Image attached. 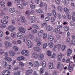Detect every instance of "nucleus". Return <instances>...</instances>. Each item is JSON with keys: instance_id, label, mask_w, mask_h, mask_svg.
<instances>
[{"instance_id": "nucleus-4", "label": "nucleus", "mask_w": 75, "mask_h": 75, "mask_svg": "<svg viewBox=\"0 0 75 75\" xmlns=\"http://www.w3.org/2000/svg\"><path fill=\"white\" fill-rule=\"evenodd\" d=\"M8 30L10 31L11 32H13L14 30H16V27H14V26L11 25L8 28Z\"/></svg>"}, {"instance_id": "nucleus-48", "label": "nucleus", "mask_w": 75, "mask_h": 75, "mask_svg": "<svg viewBox=\"0 0 75 75\" xmlns=\"http://www.w3.org/2000/svg\"><path fill=\"white\" fill-rule=\"evenodd\" d=\"M47 47V43H45L43 45V48L44 49H45Z\"/></svg>"}, {"instance_id": "nucleus-52", "label": "nucleus", "mask_w": 75, "mask_h": 75, "mask_svg": "<svg viewBox=\"0 0 75 75\" xmlns=\"http://www.w3.org/2000/svg\"><path fill=\"white\" fill-rule=\"evenodd\" d=\"M64 11L65 12L67 13L69 11V10L67 8H64Z\"/></svg>"}, {"instance_id": "nucleus-41", "label": "nucleus", "mask_w": 75, "mask_h": 75, "mask_svg": "<svg viewBox=\"0 0 75 75\" xmlns=\"http://www.w3.org/2000/svg\"><path fill=\"white\" fill-rule=\"evenodd\" d=\"M27 37L26 36H25L23 38V41L24 42H25L27 41Z\"/></svg>"}, {"instance_id": "nucleus-34", "label": "nucleus", "mask_w": 75, "mask_h": 75, "mask_svg": "<svg viewBox=\"0 0 75 75\" xmlns=\"http://www.w3.org/2000/svg\"><path fill=\"white\" fill-rule=\"evenodd\" d=\"M61 44H59L57 45H55L54 46V48H58L59 49L61 48Z\"/></svg>"}, {"instance_id": "nucleus-51", "label": "nucleus", "mask_w": 75, "mask_h": 75, "mask_svg": "<svg viewBox=\"0 0 75 75\" xmlns=\"http://www.w3.org/2000/svg\"><path fill=\"white\" fill-rule=\"evenodd\" d=\"M19 64L20 66H21V67H24V64L22 62H19Z\"/></svg>"}, {"instance_id": "nucleus-3", "label": "nucleus", "mask_w": 75, "mask_h": 75, "mask_svg": "<svg viewBox=\"0 0 75 75\" xmlns=\"http://www.w3.org/2000/svg\"><path fill=\"white\" fill-rule=\"evenodd\" d=\"M53 32L56 34H58V33L59 34H62V32L60 31V29L58 28H54L53 30Z\"/></svg>"}, {"instance_id": "nucleus-13", "label": "nucleus", "mask_w": 75, "mask_h": 75, "mask_svg": "<svg viewBox=\"0 0 75 75\" xmlns=\"http://www.w3.org/2000/svg\"><path fill=\"white\" fill-rule=\"evenodd\" d=\"M7 71V70H4L2 72V75H9L10 74V71H8L7 73L6 74V72Z\"/></svg>"}, {"instance_id": "nucleus-64", "label": "nucleus", "mask_w": 75, "mask_h": 75, "mask_svg": "<svg viewBox=\"0 0 75 75\" xmlns=\"http://www.w3.org/2000/svg\"><path fill=\"white\" fill-rule=\"evenodd\" d=\"M4 52L3 50L1 49H0V54H3Z\"/></svg>"}, {"instance_id": "nucleus-57", "label": "nucleus", "mask_w": 75, "mask_h": 75, "mask_svg": "<svg viewBox=\"0 0 75 75\" xmlns=\"http://www.w3.org/2000/svg\"><path fill=\"white\" fill-rule=\"evenodd\" d=\"M57 16L59 19L62 18V16H61V14L60 13H58Z\"/></svg>"}, {"instance_id": "nucleus-31", "label": "nucleus", "mask_w": 75, "mask_h": 75, "mask_svg": "<svg viewBox=\"0 0 75 75\" xmlns=\"http://www.w3.org/2000/svg\"><path fill=\"white\" fill-rule=\"evenodd\" d=\"M33 28H35V29H39V27L37 25L34 24L32 26Z\"/></svg>"}, {"instance_id": "nucleus-32", "label": "nucleus", "mask_w": 75, "mask_h": 75, "mask_svg": "<svg viewBox=\"0 0 75 75\" xmlns=\"http://www.w3.org/2000/svg\"><path fill=\"white\" fill-rule=\"evenodd\" d=\"M67 69L68 70H69V72H72V71H73V70L74 69V68L72 67H71L70 66H69L67 68Z\"/></svg>"}, {"instance_id": "nucleus-44", "label": "nucleus", "mask_w": 75, "mask_h": 75, "mask_svg": "<svg viewBox=\"0 0 75 75\" xmlns=\"http://www.w3.org/2000/svg\"><path fill=\"white\" fill-rule=\"evenodd\" d=\"M14 75H20V71H18L14 73Z\"/></svg>"}, {"instance_id": "nucleus-47", "label": "nucleus", "mask_w": 75, "mask_h": 75, "mask_svg": "<svg viewBox=\"0 0 75 75\" xmlns=\"http://www.w3.org/2000/svg\"><path fill=\"white\" fill-rule=\"evenodd\" d=\"M67 47L65 45H63L62 47V50L63 51H65V48Z\"/></svg>"}, {"instance_id": "nucleus-19", "label": "nucleus", "mask_w": 75, "mask_h": 75, "mask_svg": "<svg viewBox=\"0 0 75 75\" xmlns=\"http://www.w3.org/2000/svg\"><path fill=\"white\" fill-rule=\"evenodd\" d=\"M17 7L20 10H22V9H23V7L22 6L21 4H18L17 5Z\"/></svg>"}, {"instance_id": "nucleus-38", "label": "nucleus", "mask_w": 75, "mask_h": 75, "mask_svg": "<svg viewBox=\"0 0 75 75\" xmlns=\"http://www.w3.org/2000/svg\"><path fill=\"white\" fill-rule=\"evenodd\" d=\"M1 22L2 24H7L8 23V21L4 20H2Z\"/></svg>"}, {"instance_id": "nucleus-1", "label": "nucleus", "mask_w": 75, "mask_h": 75, "mask_svg": "<svg viewBox=\"0 0 75 75\" xmlns=\"http://www.w3.org/2000/svg\"><path fill=\"white\" fill-rule=\"evenodd\" d=\"M4 54L5 56V57L4 58V59L5 60H6L8 62H11V61H12V59H11V58L9 57H7L8 56L7 52H5Z\"/></svg>"}, {"instance_id": "nucleus-30", "label": "nucleus", "mask_w": 75, "mask_h": 75, "mask_svg": "<svg viewBox=\"0 0 75 75\" xmlns=\"http://www.w3.org/2000/svg\"><path fill=\"white\" fill-rule=\"evenodd\" d=\"M49 67L50 69H52L53 68V63L52 62H50L49 64Z\"/></svg>"}, {"instance_id": "nucleus-10", "label": "nucleus", "mask_w": 75, "mask_h": 75, "mask_svg": "<svg viewBox=\"0 0 75 75\" xmlns=\"http://www.w3.org/2000/svg\"><path fill=\"white\" fill-rule=\"evenodd\" d=\"M33 50L35 52H38L41 51V49L38 47H35L33 48Z\"/></svg>"}, {"instance_id": "nucleus-61", "label": "nucleus", "mask_w": 75, "mask_h": 75, "mask_svg": "<svg viewBox=\"0 0 75 75\" xmlns=\"http://www.w3.org/2000/svg\"><path fill=\"white\" fill-rule=\"evenodd\" d=\"M71 44L73 45H75V40H72L71 41Z\"/></svg>"}, {"instance_id": "nucleus-8", "label": "nucleus", "mask_w": 75, "mask_h": 75, "mask_svg": "<svg viewBox=\"0 0 75 75\" xmlns=\"http://www.w3.org/2000/svg\"><path fill=\"white\" fill-rule=\"evenodd\" d=\"M17 35L18 38L19 39H22L23 38V33L20 32L18 33L17 34Z\"/></svg>"}, {"instance_id": "nucleus-45", "label": "nucleus", "mask_w": 75, "mask_h": 75, "mask_svg": "<svg viewBox=\"0 0 75 75\" xmlns=\"http://www.w3.org/2000/svg\"><path fill=\"white\" fill-rule=\"evenodd\" d=\"M49 47L52 48L54 46V44L52 42L50 43L49 44Z\"/></svg>"}, {"instance_id": "nucleus-53", "label": "nucleus", "mask_w": 75, "mask_h": 75, "mask_svg": "<svg viewBox=\"0 0 75 75\" xmlns=\"http://www.w3.org/2000/svg\"><path fill=\"white\" fill-rule=\"evenodd\" d=\"M55 2L57 4H60V1L59 0H55Z\"/></svg>"}, {"instance_id": "nucleus-16", "label": "nucleus", "mask_w": 75, "mask_h": 75, "mask_svg": "<svg viewBox=\"0 0 75 75\" xmlns=\"http://www.w3.org/2000/svg\"><path fill=\"white\" fill-rule=\"evenodd\" d=\"M40 40V38H37L36 39H35V42H38V43L37 45L38 46H40L41 45V42L40 41H38L39 40Z\"/></svg>"}, {"instance_id": "nucleus-26", "label": "nucleus", "mask_w": 75, "mask_h": 75, "mask_svg": "<svg viewBox=\"0 0 75 75\" xmlns=\"http://www.w3.org/2000/svg\"><path fill=\"white\" fill-rule=\"evenodd\" d=\"M0 6H1V7H5L6 4L4 2L1 1L0 2Z\"/></svg>"}, {"instance_id": "nucleus-63", "label": "nucleus", "mask_w": 75, "mask_h": 75, "mask_svg": "<svg viewBox=\"0 0 75 75\" xmlns=\"http://www.w3.org/2000/svg\"><path fill=\"white\" fill-rule=\"evenodd\" d=\"M50 17H47L45 19V21H49V20H50Z\"/></svg>"}, {"instance_id": "nucleus-18", "label": "nucleus", "mask_w": 75, "mask_h": 75, "mask_svg": "<svg viewBox=\"0 0 75 75\" xmlns=\"http://www.w3.org/2000/svg\"><path fill=\"white\" fill-rule=\"evenodd\" d=\"M33 71V70H28V71H26V73L25 74V75H30L31 74H32Z\"/></svg>"}, {"instance_id": "nucleus-39", "label": "nucleus", "mask_w": 75, "mask_h": 75, "mask_svg": "<svg viewBox=\"0 0 75 75\" xmlns=\"http://www.w3.org/2000/svg\"><path fill=\"white\" fill-rule=\"evenodd\" d=\"M43 31L42 30H40L38 32V35H41V34H43Z\"/></svg>"}, {"instance_id": "nucleus-49", "label": "nucleus", "mask_w": 75, "mask_h": 75, "mask_svg": "<svg viewBox=\"0 0 75 75\" xmlns=\"http://www.w3.org/2000/svg\"><path fill=\"white\" fill-rule=\"evenodd\" d=\"M47 54L48 56H51V52L50 51H48L47 52Z\"/></svg>"}, {"instance_id": "nucleus-17", "label": "nucleus", "mask_w": 75, "mask_h": 75, "mask_svg": "<svg viewBox=\"0 0 75 75\" xmlns=\"http://www.w3.org/2000/svg\"><path fill=\"white\" fill-rule=\"evenodd\" d=\"M30 21L32 23H33L36 22V18H35V17L34 16L31 17Z\"/></svg>"}, {"instance_id": "nucleus-25", "label": "nucleus", "mask_w": 75, "mask_h": 75, "mask_svg": "<svg viewBox=\"0 0 75 75\" xmlns=\"http://www.w3.org/2000/svg\"><path fill=\"white\" fill-rule=\"evenodd\" d=\"M9 54L11 56H14L15 55V52L13 50H10L9 51Z\"/></svg>"}, {"instance_id": "nucleus-62", "label": "nucleus", "mask_w": 75, "mask_h": 75, "mask_svg": "<svg viewBox=\"0 0 75 75\" xmlns=\"http://www.w3.org/2000/svg\"><path fill=\"white\" fill-rule=\"evenodd\" d=\"M37 33V30H34L32 31V33L33 34H35Z\"/></svg>"}, {"instance_id": "nucleus-14", "label": "nucleus", "mask_w": 75, "mask_h": 75, "mask_svg": "<svg viewBox=\"0 0 75 75\" xmlns=\"http://www.w3.org/2000/svg\"><path fill=\"white\" fill-rule=\"evenodd\" d=\"M72 50H71V49H68L67 50V55L68 56H70V55H71L72 53Z\"/></svg>"}, {"instance_id": "nucleus-43", "label": "nucleus", "mask_w": 75, "mask_h": 75, "mask_svg": "<svg viewBox=\"0 0 75 75\" xmlns=\"http://www.w3.org/2000/svg\"><path fill=\"white\" fill-rule=\"evenodd\" d=\"M66 15L68 19H69V20H71V16L70 14H69V13H67Z\"/></svg>"}, {"instance_id": "nucleus-27", "label": "nucleus", "mask_w": 75, "mask_h": 75, "mask_svg": "<svg viewBox=\"0 0 75 75\" xmlns=\"http://www.w3.org/2000/svg\"><path fill=\"white\" fill-rule=\"evenodd\" d=\"M33 56L34 58H37L38 57V55L36 53H34L33 54Z\"/></svg>"}, {"instance_id": "nucleus-56", "label": "nucleus", "mask_w": 75, "mask_h": 75, "mask_svg": "<svg viewBox=\"0 0 75 75\" xmlns=\"http://www.w3.org/2000/svg\"><path fill=\"white\" fill-rule=\"evenodd\" d=\"M44 6H45V10H47V4L46 3L44 4Z\"/></svg>"}, {"instance_id": "nucleus-46", "label": "nucleus", "mask_w": 75, "mask_h": 75, "mask_svg": "<svg viewBox=\"0 0 75 75\" xmlns=\"http://www.w3.org/2000/svg\"><path fill=\"white\" fill-rule=\"evenodd\" d=\"M13 49H15V51H17L18 50V47H16V46H14L13 47Z\"/></svg>"}, {"instance_id": "nucleus-22", "label": "nucleus", "mask_w": 75, "mask_h": 75, "mask_svg": "<svg viewBox=\"0 0 75 75\" xmlns=\"http://www.w3.org/2000/svg\"><path fill=\"white\" fill-rule=\"evenodd\" d=\"M21 21L22 23H25V22L26 21V20H25V18L23 16H21Z\"/></svg>"}, {"instance_id": "nucleus-9", "label": "nucleus", "mask_w": 75, "mask_h": 75, "mask_svg": "<svg viewBox=\"0 0 75 75\" xmlns=\"http://www.w3.org/2000/svg\"><path fill=\"white\" fill-rule=\"evenodd\" d=\"M54 39V37L51 35H49L48 36L47 40L49 41H52Z\"/></svg>"}, {"instance_id": "nucleus-6", "label": "nucleus", "mask_w": 75, "mask_h": 75, "mask_svg": "<svg viewBox=\"0 0 75 75\" xmlns=\"http://www.w3.org/2000/svg\"><path fill=\"white\" fill-rule=\"evenodd\" d=\"M27 45L29 48H31L33 47V44L30 40H28L27 42Z\"/></svg>"}, {"instance_id": "nucleus-50", "label": "nucleus", "mask_w": 75, "mask_h": 75, "mask_svg": "<svg viewBox=\"0 0 75 75\" xmlns=\"http://www.w3.org/2000/svg\"><path fill=\"white\" fill-rule=\"evenodd\" d=\"M39 6L42 8L44 7V4H43V3L41 1L40 4Z\"/></svg>"}, {"instance_id": "nucleus-42", "label": "nucleus", "mask_w": 75, "mask_h": 75, "mask_svg": "<svg viewBox=\"0 0 75 75\" xmlns=\"http://www.w3.org/2000/svg\"><path fill=\"white\" fill-rule=\"evenodd\" d=\"M64 28L65 31H68L69 30V28L67 26H65L64 27Z\"/></svg>"}, {"instance_id": "nucleus-59", "label": "nucleus", "mask_w": 75, "mask_h": 75, "mask_svg": "<svg viewBox=\"0 0 75 75\" xmlns=\"http://www.w3.org/2000/svg\"><path fill=\"white\" fill-rule=\"evenodd\" d=\"M30 7L31 8H35V6L34 5H30Z\"/></svg>"}, {"instance_id": "nucleus-36", "label": "nucleus", "mask_w": 75, "mask_h": 75, "mask_svg": "<svg viewBox=\"0 0 75 75\" xmlns=\"http://www.w3.org/2000/svg\"><path fill=\"white\" fill-rule=\"evenodd\" d=\"M11 36L12 38H15V37H16V33H11Z\"/></svg>"}, {"instance_id": "nucleus-40", "label": "nucleus", "mask_w": 75, "mask_h": 75, "mask_svg": "<svg viewBox=\"0 0 75 75\" xmlns=\"http://www.w3.org/2000/svg\"><path fill=\"white\" fill-rule=\"evenodd\" d=\"M29 37L30 39H32V38H34V35L32 34H29Z\"/></svg>"}, {"instance_id": "nucleus-24", "label": "nucleus", "mask_w": 75, "mask_h": 75, "mask_svg": "<svg viewBox=\"0 0 75 75\" xmlns=\"http://www.w3.org/2000/svg\"><path fill=\"white\" fill-rule=\"evenodd\" d=\"M25 59V58L23 56L17 58L18 61H22L24 60Z\"/></svg>"}, {"instance_id": "nucleus-60", "label": "nucleus", "mask_w": 75, "mask_h": 75, "mask_svg": "<svg viewBox=\"0 0 75 75\" xmlns=\"http://www.w3.org/2000/svg\"><path fill=\"white\" fill-rule=\"evenodd\" d=\"M1 27L2 28H6V27H7V26L6 25H2L1 26Z\"/></svg>"}, {"instance_id": "nucleus-20", "label": "nucleus", "mask_w": 75, "mask_h": 75, "mask_svg": "<svg viewBox=\"0 0 75 75\" xmlns=\"http://www.w3.org/2000/svg\"><path fill=\"white\" fill-rule=\"evenodd\" d=\"M19 31L23 33H25V30L23 28H19Z\"/></svg>"}, {"instance_id": "nucleus-2", "label": "nucleus", "mask_w": 75, "mask_h": 75, "mask_svg": "<svg viewBox=\"0 0 75 75\" xmlns=\"http://www.w3.org/2000/svg\"><path fill=\"white\" fill-rule=\"evenodd\" d=\"M5 48L6 49L8 48V47H11L12 45V44L11 43L9 42H5Z\"/></svg>"}, {"instance_id": "nucleus-11", "label": "nucleus", "mask_w": 75, "mask_h": 75, "mask_svg": "<svg viewBox=\"0 0 75 75\" xmlns=\"http://www.w3.org/2000/svg\"><path fill=\"white\" fill-rule=\"evenodd\" d=\"M63 56H64V55H62V54H59L58 55L57 61H61V59H62V57Z\"/></svg>"}, {"instance_id": "nucleus-5", "label": "nucleus", "mask_w": 75, "mask_h": 75, "mask_svg": "<svg viewBox=\"0 0 75 75\" xmlns=\"http://www.w3.org/2000/svg\"><path fill=\"white\" fill-rule=\"evenodd\" d=\"M21 54L25 56L28 55V51L25 50H23L21 52Z\"/></svg>"}, {"instance_id": "nucleus-7", "label": "nucleus", "mask_w": 75, "mask_h": 75, "mask_svg": "<svg viewBox=\"0 0 75 75\" xmlns=\"http://www.w3.org/2000/svg\"><path fill=\"white\" fill-rule=\"evenodd\" d=\"M46 30L48 31H51L53 30V28L51 26L48 25L46 27Z\"/></svg>"}, {"instance_id": "nucleus-15", "label": "nucleus", "mask_w": 75, "mask_h": 75, "mask_svg": "<svg viewBox=\"0 0 75 75\" xmlns=\"http://www.w3.org/2000/svg\"><path fill=\"white\" fill-rule=\"evenodd\" d=\"M60 65L61 63L60 62L58 63L57 65V68L58 69H60V71H62L63 69V67H61Z\"/></svg>"}, {"instance_id": "nucleus-35", "label": "nucleus", "mask_w": 75, "mask_h": 75, "mask_svg": "<svg viewBox=\"0 0 75 75\" xmlns=\"http://www.w3.org/2000/svg\"><path fill=\"white\" fill-rule=\"evenodd\" d=\"M64 1V4L65 6H67V5L69 4V0H65Z\"/></svg>"}, {"instance_id": "nucleus-58", "label": "nucleus", "mask_w": 75, "mask_h": 75, "mask_svg": "<svg viewBox=\"0 0 75 75\" xmlns=\"http://www.w3.org/2000/svg\"><path fill=\"white\" fill-rule=\"evenodd\" d=\"M3 36V33L0 30V37H1Z\"/></svg>"}, {"instance_id": "nucleus-33", "label": "nucleus", "mask_w": 75, "mask_h": 75, "mask_svg": "<svg viewBox=\"0 0 75 75\" xmlns=\"http://www.w3.org/2000/svg\"><path fill=\"white\" fill-rule=\"evenodd\" d=\"M52 12L54 17L55 18H56L57 17V14H56V12H55V10H52Z\"/></svg>"}, {"instance_id": "nucleus-28", "label": "nucleus", "mask_w": 75, "mask_h": 75, "mask_svg": "<svg viewBox=\"0 0 75 75\" xmlns=\"http://www.w3.org/2000/svg\"><path fill=\"white\" fill-rule=\"evenodd\" d=\"M39 58L40 59H43V58H44V55L41 54H39Z\"/></svg>"}, {"instance_id": "nucleus-55", "label": "nucleus", "mask_w": 75, "mask_h": 75, "mask_svg": "<svg viewBox=\"0 0 75 75\" xmlns=\"http://www.w3.org/2000/svg\"><path fill=\"white\" fill-rule=\"evenodd\" d=\"M34 11L32 10H30L29 11V13L30 14H33V13H34Z\"/></svg>"}, {"instance_id": "nucleus-29", "label": "nucleus", "mask_w": 75, "mask_h": 75, "mask_svg": "<svg viewBox=\"0 0 75 75\" xmlns=\"http://www.w3.org/2000/svg\"><path fill=\"white\" fill-rule=\"evenodd\" d=\"M57 9L59 11H62L63 10V8L61 6H58Z\"/></svg>"}, {"instance_id": "nucleus-23", "label": "nucleus", "mask_w": 75, "mask_h": 75, "mask_svg": "<svg viewBox=\"0 0 75 75\" xmlns=\"http://www.w3.org/2000/svg\"><path fill=\"white\" fill-rule=\"evenodd\" d=\"M36 11H37L38 13H40V14H42L43 13V11H42V10L41 8H40L39 9H36Z\"/></svg>"}, {"instance_id": "nucleus-54", "label": "nucleus", "mask_w": 75, "mask_h": 75, "mask_svg": "<svg viewBox=\"0 0 75 75\" xmlns=\"http://www.w3.org/2000/svg\"><path fill=\"white\" fill-rule=\"evenodd\" d=\"M44 68H41L40 70V72L41 73V74H43V73H44Z\"/></svg>"}, {"instance_id": "nucleus-12", "label": "nucleus", "mask_w": 75, "mask_h": 75, "mask_svg": "<svg viewBox=\"0 0 75 75\" xmlns=\"http://www.w3.org/2000/svg\"><path fill=\"white\" fill-rule=\"evenodd\" d=\"M33 65L35 67H38L40 65V64L38 63V61H36L34 62Z\"/></svg>"}, {"instance_id": "nucleus-37", "label": "nucleus", "mask_w": 75, "mask_h": 75, "mask_svg": "<svg viewBox=\"0 0 75 75\" xmlns=\"http://www.w3.org/2000/svg\"><path fill=\"white\" fill-rule=\"evenodd\" d=\"M9 11L10 13H13L15 12V9L14 8H10L9 9Z\"/></svg>"}, {"instance_id": "nucleus-21", "label": "nucleus", "mask_w": 75, "mask_h": 75, "mask_svg": "<svg viewBox=\"0 0 75 75\" xmlns=\"http://www.w3.org/2000/svg\"><path fill=\"white\" fill-rule=\"evenodd\" d=\"M41 64L43 68L46 67V62L45 61H42L41 62Z\"/></svg>"}]
</instances>
